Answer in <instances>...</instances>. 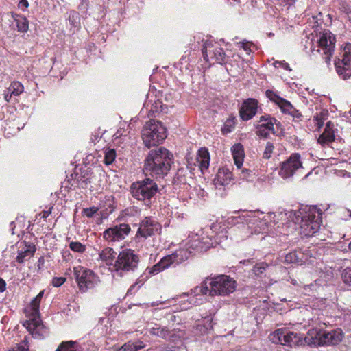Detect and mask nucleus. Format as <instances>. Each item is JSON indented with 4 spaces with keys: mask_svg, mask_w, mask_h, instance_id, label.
Listing matches in <instances>:
<instances>
[{
    "mask_svg": "<svg viewBox=\"0 0 351 351\" xmlns=\"http://www.w3.org/2000/svg\"><path fill=\"white\" fill-rule=\"evenodd\" d=\"M173 163V154L165 147H160L148 152L143 169L145 175L163 178L169 172Z\"/></svg>",
    "mask_w": 351,
    "mask_h": 351,
    "instance_id": "obj_1",
    "label": "nucleus"
},
{
    "mask_svg": "<svg viewBox=\"0 0 351 351\" xmlns=\"http://www.w3.org/2000/svg\"><path fill=\"white\" fill-rule=\"evenodd\" d=\"M236 282L228 276L220 275L207 278L200 287L194 289L195 294L203 295L209 293L210 295H228L235 290Z\"/></svg>",
    "mask_w": 351,
    "mask_h": 351,
    "instance_id": "obj_2",
    "label": "nucleus"
},
{
    "mask_svg": "<svg viewBox=\"0 0 351 351\" xmlns=\"http://www.w3.org/2000/svg\"><path fill=\"white\" fill-rule=\"evenodd\" d=\"M343 333L341 328L326 332L322 329L309 330L304 341L308 346H317L324 345H337L343 339Z\"/></svg>",
    "mask_w": 351,
    "mask_h": 351,
    "instance_id": "obj_3",
    "label": "nucleus"
},
{
    "mask_svg": "<svg viewBox=\"0 0 351 351\" xmlns=\"http://www.w3.org/2000/svg\"><path fill=\"white\" fill-rule=\"evenodd\" d=\"M158 192V184L149 178L134 182L130 186L132 196L137 200L143 202L144 204L148 207L151 206L152 199Z\"/></svg>",
    "mask_w": 351,
    "mask_h": 351,
    "instance_id": "obj_4",
    "label": "nucleus"
},
{
    "mask_svg": "<svg viewBox=\"0 0 351 351\" xmlns=\"http://www.w3.org/2000/svg\"><path fill=\"white\" fill-rule=\"evenodd\" d=\"M166 137L167 128L159 121H149L142 130V138L147 148L161 143Z\"/></svg>",
    "mask_w": 351,
    "mask_h": 351,
    "instance_id": "obj_5",
    "label": "nucleus"
},
{
    "mask_svg": "<svg viewBox=\"0 0 351 351\" xmlns=\"http://www.w3.org/2000/svg\"><path fill=\"white\" fill-rule=\"evenodd\" d=\"M322 213L317 206L308 208L302 216L300 233L304 237H312L318 232L322 223Z\"/></svg>",
    "mask_w": 351,
    "mask_h": 351,
    "instance_id": "obj_6",
    "label": "nucleus"
},
{
    "mask_svg": "<svg viewBox=\"0 0 351 351\" xmlns=\"http://www.w3.org/2000/svg\"><path fill=\"white\" fill-rule=\"evenodd\" d=\"M139 258L134 251L125 249L120 252L114 264V269L122 276L125 272L134 271L138 267Z\"/></svg>",
    "mask_w": 351,
    "mask_h": 351,
    "instance_id": "obj_7",
    "label": "nucleus"
},
{
    "mask_svg": "<svg viewBox=\"0 0 351 351\" xmlns=\"http://www.w3.org/2000/svg\"><path fill=\"white\" fill-rule=\"evenodd\" d=\"M73 275L82 293L95 287L99 282V278L93 271L82 267H74Z\"/></svg>",
    "mask_w": 351,
    "mask_h": 351,
    "instance_id": "obj_8",
    "label": "nucleus"
},
{
    "mask_svg": "<svg viewBox=\"0 0 351 351\" xmlns=\"http://www.w3.org/2000/svg\"><path fill=\"white\" fill-rule=\"evenodd\" d=\"M204 59L212 64L218 63L223 64L226 62V55L224 50L219 45L212 41L206 40L202 49Z\"/></svg>",
    "mask_w": 351,
    "mask_h": 351,
    "instance_id": "obj_9",
    "label": "nucleus"
},
{
    "mask_svg": "<svg viewBox=\"0 0 351 351\" xmlns=\"http://www.w3.org/2000/svg\"><path fill=\"white\" fill-rule=\"evenodd\" d=\"M23 325L35 339H44L49 334V329L43 324L40 314L38 315H31L29 319L24 322Z\"/></svg>",
    "mask_w": 351,
    "mask_h": 351,
    "instance_id": "obj_10",
    "label": "nucleus"
},
{
    "mask_svg": "<svg viewBox=\"0 0 351 351\" xmlns=\"http://www.w3.org/2000/svg\"><path fill=\"white\" fill-rule=\"evenodd\" d=\"M302 168L300 154L294 153L281 163L279 175L283 178H288L293 176L296 171Z\"/></svg>",
    "mask_w": 351,
    "mask_h": 351,
    "instance_id": "obj_11",
    "label": "nucleus"
},
{
    "mask_svg": "<svg viewBox=\"0 0 351 351\" xmlns=\"http://www.w3.org/2000/svg\"><path fill=\"white\" fill-rule=\"evenodd\" d=\"M335 37L329 30L323 31L318 40L319 47L324 55V58L328 65L330 63V58L335 47Z\"/></svg>",
    "mask_w": 351,
    "mask_h": 351,
    "instance_id": "obj_12",
    "label": "nucleus"
},
{
    "mask_svg": "<svg viewBox=\"0 0 351 351\" xmlns=\"http://www.w3.org/2000/svg\"><path fill=\"white\" fill-rule=\"evenodd\" d=\"M161 225L151 217H145L139 223L136 237H142L146 239L156 234H160L161 232Z\"/></svg>",
    "mask_w": 351,
    "mask_h": 351,
    "instance_id": "obj_13",
    "label": "nucleus"
},
{
    "mask_svg": "<svg viewBox=\"0 0 351 351\" xmlns=\"http://www.w3.org/2000/svg\"><path fill=\"white\" fill-rule=\"evenodd\" d=\"M337 73L343 80L351 76V43H347L344 47V53L342 60L335 61Z\"/></svg>",
    "mask_w": 351,
    "mask_h": 351,
    "instance_id": "obj_14",
    "label": "nucleus"
},
{
    "mask_svg": "<svg viewBox=\"0 0 351 351\" xmlns=\"http://www.w3.org/2000/svg\"><path fill=\"white\" fill-rule=\"evenodd\" d=\"M130 230L131 228L128 224L120 223L106 229L103 232V237L108 242H118L124 239Z\"/></svg>",
    "mask_w": 351,
    "mask_h": 351,
    "instance_id": "obj_15",
    "label": "nucleus"
},
{
    "mask_svg": "<svg viewBox=\"0 0 351 351\" xmlns=\"http://www.w3.org/2000/svg\"><path fill=\"white\" fill-rule=\"evenodd\" d=\"M258 101L255 99L249 98L245 100L240 108V117L243 121L251 119L257 112Z\"/></svg>",
    "mask_w": 351,
    "mask_h": 351,
    "instance_id": "obj_16",
    "label": "nucleus"
},
{
    "mask_svg": "<svg viewBox=\"0 0 351 351\" xmlns=\"http://www.w3.org/2000/svg\"><path fill=\"white\" fill-rule=\"evenodd\" d=\"M308 261V250H295L288 253L285 257L286 263H295L302 265Z\"/></svg>",
    "mask_w": 351,
    "mask_h": 351,
    "instance_id": "obj_17",
    "label": "nucleus"
},
{
    "mask_svg": "<svg viewBox=\"0 0 351 351\" xmlns=\"http://www.w3.org/2000/svg\"><path fill=\"white\" fill-rule=\"evenodd\" d=\"M173 263H175V257L171 254L164 256L158 263L147 269H149V275H156L169 268Z\"/></svg>",
    "mask_w": 351,
    "mask_h": 351,
    "instance_id": "obj_18",
    "label": "nucleus"
},
{
    "mask_svg": "<svg viewBox=\"0 0 351 351\" xmlns=\"http://www.w3.org/2000/svg\"><path fill=\"white\" fill-rule=\"evenodd\" d=\"M280 155V148L276 147L272 143L267 142L265 148V159H270L274 162V165H270L271 169H277L278 162H279V156Z\"/></svg>",
    "mask_w": 351,
    "mask_h": 351,
    "instance_id": "obj_19",
    "label": "nucleus"
},
{
    "mask_svg": "<svg viewBox=\"0 0 351 351\" xmlns=\"http://www.w3.org/2000/svg\"><path fill=\"white\" fill-rule=\"evenodd\" d=\"M335 136L333 130V123L329 121L326 123L323 133L317 138V142L322 146L328 145L329 143L335 141Z\"/></svg>",
    "mask_w": 351,
    "mask_h": 351,
    "instance_id": "obj_20",
    "label": "nucleus"
},
{
    "mask_svg": "<svg viewBox=\"0 0 351 351\" xmlns=\"http://www.w3.org/2000/svg\"><path fill=\"white\" fill-rule=\"evenodd\" d=\"M282 132V125L275 118L265 115V138L269 133L278 135Z\"/></svg>",
    "mask_w": 351,
    "mask_h": 351,
    "instance_id": "obj_21",
    "label": "nucleus"
},
{
    "mask_svg": "<svg viewBox=\"0 0 351 351\" xmlns=\"http://www.w3.org/2000/svg\"><path fill=\"white\" fill-rule=\"evenodd\" d=\"M232 178V173L228 168L219 169L215 178L213 180V184L216 187L219 186H226L230 183Z\"/></svg>",
    "mask_w": 351,
    "mask_h": 351,
    "instance_id": "obj_22",
    "label": "nucleus"
},
{
    "mask_svg": "<svg viewBox=\"0 0 351 351\" xmlns=\"http://www.w3.org/2000/svg\"><path fill=\"white\" fill-rule=\"evenodd\" d=\"M306 343L304 339L300 337V335L293 332L287 331L284 330L283 343L282 345L289 347L296 346Z\"/></svg>",
    "mask_w": 351,
    "mask_h": 351,
    "instance_id": "obj_23",
    "label": "nucleus"
},
{
    "mask_svg": "<svg viewBox=\"0 0 351 351\" xmlns=\"http://www.w3.org/2000/svg\"><path fill=\"white\" fill-rule=\"evenodd\" d=\"M279 108H280L282 113L289 114L295 121H300L302 117L299 110L295 108L294 106L286 99H285Z\"/></svg>",
    "mask_w": 351,
    "mask_h": 351,
    "instance_id": "obj_24",
    "label": "nucleus"
},
{
    "mask_svg": "<svg viewBox=\"0 0 351 351\" xmlns=\"http://www.w3.org/2000/svg\"><path fill=\"white\" fill-rule=\"evenodd\" d=\"M231 150L234 163L237 168L239 169L243 165V158L245 156L243 147L241 143H237L232 147Z\"/></svg>",
    "mask_w": 351,
    "mask_h": 351,
    "instance_id": "obj_25",
    "label": "nucleus"
},
{
    "mask_svg": "<svg viewBox=\"0 0 351 351\" xmlns=\"http://www.w3.org/2000/svg\"><path fill=\"white\" fill-rule=\"evenodd\" d=\"M12 17L16 25V29L19 32L25 33L29 29V21L23 15L14 12L11 13Z\"/></svg>",
    "mask_w": 351,
    "mask_h": 351,
    "instance_id": "obj_26",
    "label": "nucleus"
},
{
    "mask_svg": "<svg viewBox=\"0 0 351 351\" xmlns=\"http://www.w3.org/2000/svg\"><path fill=\"white\" fill-rule=\"evenodd\" d=\"M197 160L199 163V167L202 171L208 168L210 162V154L206 148H201L199 150Z\"/></svg>",
    "mask_w": 351,
    "mask_h": 351,
    "instance_id": "obj_27",
    "label": "nucleus"
},
{
    "mask_svg": "<svg viewBox=\"0 0 351 351\" xmlns=\"http://www.w3.org/2000/svg\"><path fill=\"white\" fill-rule=\"evenodd\" d=\"M117 253L111 247H106L99 253V258L108 265H114Z\"/></svg>",
    "mask_w": 351,
    "mask_h": 351,
    "instance_id": "obj_28",
    "label": "nucleus"
},
{
    "mask_svg": "<svg viewBox=\"0 0 351 351\" xmlns=\"http://www.w3.org/2000/svg\"><path fill=\"white\" fill-rule=\"evenodd\" d=\"M151 335L160 337L164 339H170L171 331L167 327L156 326L150 328Z\"/></svg>",
    "mask_w": 351,
    "mask_h": 351,
    "instance_id": "obj_29",
    "label": "nucleus"
},
{
    "mask_svg": "<svg viewBox=\"0 0 351 351\" xmlns=\"http://www.w3.org/2000/svg\"><path fill=\"white\" fill-rule=\"evenodd\" d=\"M145 347V345L141 341L132 342L131 341L123 344L117 351H138Z\"/></svg>",
    "mask_w": 351,
    "mask_h": 351,
    "instance_id": "obj_30",
    "label": "nucleus"
},
{
    "mask_svg": "<svg viewBox=\"0 0 351 351\" xmlns=\"http://www.w3.org/2000/svg\"><path fill=\"white\" fill-rule=\"evenodd\" d=\"M190 171H189L183 167L179 168L173 178L174 184H186L187 182V177Z\"/></svg>",
    "mask_w": 351,
    "mask_h": 351,
    "instance_id": "obj_31",
    "label": "nucleus"
},
{
    "mask_svg": "<svg viewBox=\"0 0 351 351\" xmlns=\"http://www.w3.org/2000/svg\"><path fill=\"white\" fill-rule=\"evenodd\" d=\"M190 254V252L184 249H180L172 253L173 256L175 257V263L177 265L186 261L189 258Z\"/></svg>",
    "mask_w": 351,
    "mask_h": 351,
    "instance_id": "obj_32",
    "label": "nucleus"
},
{
    "mask_svg": "<svg viewBox=\"0 0 351 351\" xmlns=\"http://www.w3.org/2000/svg\"><path fill=\"white\" fill-rule=\"evenodd\" d=\"M267 219L265 218V221L269 220V222H267L265 224L267 228V232L274 234L276 231H277L275 225L278 223L276 220V215L274 213H268L267 215Z\"/></svg>",
    "mask_w": 351,
    "mask_h": 351,
    "instance_id": "obj_33",
    "label": "nucleus"
},
{
    "mask_svg": "<svg viewBox=\"0 0 351 351\" xmlns=\"http://www.w3.org/2000/svg\"><path fill=\"white\" fill-rule=\"evenodd\" d=\"M45 291H41L31 302L32 315H38L40 314L39 307L40 301L43 297Z\"/></svg>",
    "mask_w": 351,
    "mask_h": 351,
    "instance_id": "obj_34",
    "label": "nucleus"
},
{
    "mask_svg": "<svg viewBox=\"0 0 351 351\" xmlns=\"http://www.w3.org/2000/svg\"><path fill=\"white\" fill-rule=\"evenodd\" d=\"M283 335H284V330L283 329H277L274 332L270 333L268 337V339L270 341L276 344H281L283 343Z\"/></svg>",
    "mask_w": 351,
    "mask_h": 351,
    "instance_id": "obj_35",
    "label": "nucleus"
},
{
    "mask_svg": "<svg viewBox=\"0 0 351 351\" xmlns=\"http://www.w3.org/2000/svg\"><path fill=\"white\" fill-rule=\"evenodd\" d=\"M80 173H77L75 179L77 180L78 182L84 184L85 186H86L88 183L91 182L89 178L90 171L85 169H80Z\"/></svg>",
    "mask_w": 351,
    "mask_h": 351,
    "instance_id": "obj_36",
    "label": "nucleus"
},
{
    "mask_svg": "<svg viewBox=\"0 0 351 351\" xmlns=\"http://www.w3.org/2000/svg\"><path fill=\"white\" fill-rule=\"evenodd\" d=\"M116 152L114 149H107L104 152V162L106 165L112 164L116 158Z\"/></svg>",
    "mask_w": 351,
    "mask_h": 351,
    "instance_id": "obj_37",
    "label": "nucleus"
},
{
    "mask_svg": "<svg viewBox=\"0 0 351 351\" xmlns=\"http://www.w3.org/2000/svg\"><path fill=\"white\" fill-rule=\"evenodd\" d=\"M266 97L271 101L276 104L278 107L281 105V104L285 101V99L280 97L276 93L272 90H267L265 93Z\"/></svg>",
    "mask_w": 351,
    "mask_h": 351,
    "instance_id": "obj_38",
    "label": "nucleus"
},
{
    "mask_svg": "<svg viewBox=\"0 0 351 351\" xmlns=\"http://www.w3.org/2000/svg\"><path fill=\"white\" fill-rule=\"evenodd\" d=\"M169 330L171 331V335H170V340H171L173 341L177 339L182 338L185 335L184 330L181 328H178V327H176V326L171 327V329H169Z\"/></svg>",
    "mask_w": 351,
    "mask_h": 351,
    "instance_id": "obj_39",
    "label": "nucleus"
},
{
    "mask_svg": "<svg viewBox=\"0 0 351 351\" xmlns=\"http://www.w3.org/2000/svg\"><path fill=\"white\" fill-rule=\"evenodd\" d=\"M234 128V119H228L226 121L223 123V127L221 128V132L223 134H227L231 132Z\"/></svg>",
    "mask_w": 351,
    "mask_h": 351,
    "instance_id": "obj_40",
    "label": "nucleus"
},
{
    "mask_svg": "<svg viewBox=\"0 0 351 351\" xmlns=\"http://www.w3.org/2000/svg\"><path fill=\"white\" fill-rule=\"evenodd\" d=\"M341 279L343 282L351 287V267H346L341 272Z\"/></svg>",
    "mask_w": 351,
    "mask_h": 351,
    "instance_id": "obj_41",
    "label": "nucleus"
},
{
    "mask_svg": "<svg viewBox=\"0 0 351 351\" xmlns=\"http://www.w3.org/2000/svg\"><path fill=\"white\" fill-rule=\"evenodd\" d=\"M10 90L12 95H19L23 91V86L19 82H14L11 84Z\"/></svg>",
    "mask_w": 351,
    "mask_h": 351,
    "instance_id": "obj_42",
    "label": "nucleus"
},
{
    "mask_svg": "<svg viewBox=\"0 0 351 351\" xmlns=\"http://www.w3.org/2000/svg\"><path fill=\"white\" fill-rule=\"evenodd\" d=\"M69 247L71 250L75 252L82 253L86 250V246L82 245L78 241H72L69 243Z\"/></svg>",
    "mask_w": 351,
    "mask_h": 351,
    "instance_id": "obj_43",
    "label": "nucleus"
},
{
    "mask_svg": "<svg viewBox=\"0 0 351 351\" xmlns=\"http://www.w3.org/2000/svg\"><path fill=\"white\" fill-rule=\"evenodd\" d=\"M9 351H29L27 338L25 337V339L19 344H17L15 347Z\"/></svg>",
    "mask_w": 351,
    "mask_h": 351,
    "instance_id": "obj_44",
    "label": "nucleus"
},
{
    "mask_svg": "<svg viewBox=\"0 0 351 351\" xmlns=\"http://www.w3.org/2000/svg\"><path fill=\"white\" fill-rule=\"evenodd\" d=\"M98 210V208L92 206L90 208H84L82 210V214L88 218H91L95 213H97Z\"/></svg>",
    "mask_w": 351,
    "mask_h": 351,
    "instance_id": "obj_45",
    "label": "nucleus"
},
{
    "mask_svg": "<svg viewBox=\"0 0 351 351\" xmlns=\"http://www.w3.org/2000/svg\"><path fill=\"white\" fill-rule=\"evenodd\" d=\"M66 278L64 277H54L52 279L51 285L55 287H59L64 283Z\"/></svg>",
    "mask_w": 351,
    "mask_h": 351,
    "instance_id": "obj_46",
    "label": "nucleus"
},
{
    "mask_svg": "<svg viewBox=\"0 0 351 351\" xmlns=\"http://www.w3.org/2000/svg\"><path fill=\"white\" fill-rule=\"evenodd\" d=\"M263 272V263H257L253 267V273L256 276H260Z\"/></svg>",
    "mask_w": 351,
    "mask_h": 351,
    "instance_id": "obj_47",
    "label": "nucleus"
},
{
    "mask_svg": "<svg viewBox=\"0 0 351 351\" xmlns=\"http://www.w3.org/2000/svg\"><path fill=\"white\" fill-rule=\"evenodd\" d=\"M138 284H141V285H143V280H140L139 278L138 279L137 282L134 284H133L132 285H131L129 288V289L127 291V295H132V292L135 289V287H136L137 285Z\"/></svg>",
    "mask_w": 351,
    "mask_h": 351,
    "instance_id": "obj_48",
    "label": "nucleus"
},
{
    "mask_svg": "<svg viewBox=\"0 0 351 351\" xmlns=\"http://www.w3.org/2000/svg\"><path fill=\"white\" fill-rule=\"evenodd\" d=\"M27 254H26V252H21L18 254L16 258V260L17 261V262L20 263H23L24 262V259H25V257L27 256Z\"/></svg>",
    "mask_w": 351,
    "mask_h": 351,
    "instance_id": "obj_49",
    "label": "nucleus"
},
{
    "mask_svg": "<svg viewBox=\"0 0 351 351\" xmlns=\"http://www.w3.org/2000/svg\"><path fill=\"white\" fill-rule=\"evenodd\" d=\"M255 126L257 129L256 134L260 137H263V129L262 128L263 127V124H257Z\"/></svg>",
    "mask_w": 351,
    "mask_h": 351,
    "instance_id": "obj_50",
    "label": "nucleus"
},
{
    "mask_svg": "<svg viewBox=\"0 0 351 351\" xmlns=\"http://www.w3.org/2000/svg\"><path fill=\"white\" fill-rule=\"evenodd\" d=\"M44 264H45L44 257L40 256L38 258V262H37L38 271H40V270H42L43 267H44Z\"/></svg>",
    "mask_w": 351,
    "mask_h": 351,
    "instance_id": "obj_51",
    "label": "nucleus"
},
{
    "mask_svg": "<svg viewBox=\"0 0 351 351\" xmlns=\"http://www.w3.org/2000/svg\"><path fill=\"white\" fill-rule=\"evenodd\" d=\"M277 64H279V66H282L286 70L291 71V69L289 67V65L288 63L284 62H276L274 63V66L277 67Z\"/></svg>",
    "mask_w": 351,
    "mask_h": 351,
    "instance_id": "obj_52",
    "label": "nucleus"
},
{
    "mask_svg": "<svg viewBox=\"0 0 351 351\" xmlns=\"http://www.w3.org/2000/svg\"><path fill=\"white\" fill-rule=\"evenodd\" d=\"M36 251V247L34 245H29L28 248L24 252H26L27 254H30L32 256L34 255Z\"/></svg>",
    "mask_w": 351,
    "mask_h": 351,
    "instance_id": "obj_53",
    "label": "nucleus"
},
{
    "mask_svg": "<svg viewBox=\"0 0 351 351\" xmlns=\"http://www.w3.org/2000/svg\"><path fill=\"white\" fill-rule=\"evenodd\" d=\"M5 281L0 278V292H3L5 290Z\"/></svg>",
    "mask_w": 351,
    "mask_h": 351,
    "instance_id": "obj_54",
    "label": "nucleus"
},
{
    "mask_svg": "<svg viewBox=\"0 0 351 351\" xmlns=\"http://www.w3.org/2000/svg\"><path fill=\"white\" fill-rule=\"evenodd\" d=\"M19 5L27 8L29 6V3L27 0H20Z\"/></svg>",
    "mask_w": 351,
    "mask_h": 351,
    "instance_id": "obj_55",
    "label": "nucleus"
},
{
    "mask_svg": "<svg viewBox=\"0 0 351 351\" xmlns=\"http://www.w3.org/2000/svg\"><path fill=\"white\" fill-rule=\"evenodd\" d=\"M51 213V210H44L42 212V217L47 218Z\"/></svg>",
    "mask_w": 351,
    "mask_h": 351,
    "instance_id": "obj_56",
    "label": "nucleus"
},
{
    "mask_svg": "<svg viewBox=\"0 0 351 351\" xmlns=\"http://www.w3.org/2000/svg\"><path fill=\"white\" fill-rule=\"evenodd\" d=\"M12 93H10V94H9V93L5 94V97H4L5 100L7 102H9V101H10V99H11V97H12Z\"/></svg>",
    "mask_w": 351,
    "mask_h": 351,
    "instance_id": "obj_57",
    "label": "nucleus"
},
{
    "mask_svg": "<svg viewBox=\"0 0 351 351\" xmlns=\"http://www.w3.org/2000/svg\"><path fill=\"white\" fill-rule=\"evenodd\" d=\"M176 318H177V317H176V315H171L170 316L169 319V322L170 323V322H176Z\"/></svg>",
    "mask_w": 351,
    "mask_h": 351,
    "instance_id": "obj_58",
    "label": "nucleus"
},
{
    "mask_svg": "<svg viewBox=\"0 0 351 351\" xmlns=\"http://www.w3.org/2000/svg\"><path fill=\"white\" fill-rule=\"evenodd\" d=\"M242 47L243 48V49H244L245 51H247V49H248V48H247V44L243 43H242Z\"/></svg>",
    "mask_w": 351,
    "mask_h": 351,
    "instance_id": "obj_59",
    "label": "nucleus"
},
{
    "mask_svg": "<svg viewBox=\"0 0 351 351\" xmlns=\"http://www.w3.org/2000/svg\"><path fill=\"white\" fill-rule=\"evenodd\" d=\"M81 4L82 5L86 4V5H88V2L86 1V0H82Z\"/></svg>",
    "mask_w": 351,
    "mask_h": 351,
    "instance_id": "obj_60",
    "label": "nucleus"
},
{
    "mask_svg": "<svg viewBox=\"0 0 351 351\" xmlns=\"http://www.w3.org/2000/svg\"><path fill=\"white\" fill-rule=\"evenodd\" d=\"M263 121V116L260 117V121L259 122H261Z\"/></svg>",
    "mask_w": 351,
    "mask_h": 351,
    "instance_id": "obj_61",
    "label": "nucleus"
},
{
    "mask_svg": "<svg viewBox=\"0 0 351 351\" xmlns=\"http://www.w3.org/2000/svg\"><path fill=\"white\" fill-rule=\"evenodd\" d=\"M248 171H248L247 169H243V170H242V172H243V173H244V172H248Z\"/></svg>",
    "mask_w": 351,
    "mask_h": 351,
    "instance_id": "obj_62",
    "label": "nucleus"
},
{
    "mask_svg": "<svg viewBox=\"0 0 351 351\" xmlns=\"http://www.w3.org/2000/svg\"><path fill=\"white\" fill-rule=\"evenodd\" d=\"M246 262H250V260H247V261L244 260L243 261H241V263H246Z\"/></svg>",
    "mask_w": 351,
    "mask_h": 351,
    "instance_id": "obj_63",
    "label": "nucleus"
},
{
    "mask_svg": "<svg viewBox=\"0 0 351 351\" xmlns=\"http://www.w3.org/2000/svg\"><path fill=\"white\" fill-rule=\"evenodd\" d=\"M114 208V207H112H112H111V210H110V213H112V212L113 211Z\"/></svg>",
    "mask_w": 351,
    "mask_h": 351,
    "instance_id": "obj_64",
    "label": "nucleus"
}]
</instances>
